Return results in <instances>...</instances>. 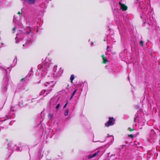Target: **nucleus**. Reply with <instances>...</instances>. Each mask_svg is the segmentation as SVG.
Wrapping results in <instances>:
<instances>
[{"mask_svg":"<svg viewBox=\"0 0 160 160\" xmlns=\"http://www.w3.org/2000/svg\"><path fill=\"white\" fill-rule=\"evenodd\" d=\"M59 106H60V104H58L57 105V107H56V108H57V109L58 108H59Z\"/></svg>","mask_w":160,"mask_h":160,"instance_id":"nucleus-10","label":"nucleus"},{"mask_svg":"<svg viewBox=\"0 0 160 160\" xmlns=\"http://www.w3.org/2000/svg\"><path fill=\"white\" fill-rule=\"evenodd\" d=\"M67 103H68L67 102L65 104V105H64V107H63L64 108H65L66 107V106H67Z\"/></svg>","mask_w":160,"mask_h":160,"instance_id":"nucleus-12","label":"nucleus"},{"mask_svg":"<svg viewBox=\"0 0 160 160\" xmlns=\"http://www.w3.org/2000/svg\"><path fill=\"white\" fill-rule=\"evenodd\" d=\"M128 129L130 131H133V128H128Z\"/></svg>","mask_w":160,"mask_h":160,"instance_id":"nucleus-9","label":"nucleus"},{"mask_svg":"<svg viewBox=\"0 0 160 160\" xmlns=\"http://www.w3.org/2000/svg\"><path fill=\"white\" fill-rule=\"evenodd\" d=\"M77 90L76 89L74 91V92H73V93L72 94V96H73L74 95V94H75V92H76Z\"/></svg>","mask_w":160,"mask_h":160,"instance_id":"nucleus-8","label":"nucleus"},{"mask_svg":"<svg viewBox=\"0 0 160 160\" xmlns=\"http://www.w3.org/2000/svg\"><path fill=\"white\" fill-rule=\"evenodd\" d=\"M68 109H67L65 112L64 113V115H65V116H67L68 114Z\"/></svg>","mask_w":160,"mask_h":160,"instance_id":"nucleus-5","label":"nucleus"},{"mask_svg":"<svg viewBox=\"0 0 160 160\" xmlns=\"http://www.w3.org/2000/svg\"><path fill=\"white\" fill-rule=\"evenodd\" d=\"M18 14H21V12H18Z\"/></svg>","mask_w":160,"mask_h":160,"instance_id":"nucleus-14","label":"nucleus"},{"mask_svg":"<svg viewBox=\"0 0 160 160\" xmlns=\"http://www.w3.org/2000/svg\"><path fill=\"white\" fill-rule=\"evenodd\" d=\"M74 75H71V78H70V80L72 82V80L74 79Z\"/></svg>","mask_w":160,"mask_h":160,"instance_id":"nucleus-6","label":"nucleus"},{"mask_svg":"<svg viewBox=\"0 0 160 160\" xmlns=\"http://www.w3.org/2000/svg\"><path fill=\"white\" fill-rule=\"evenodd\" d=\"M140 44L142 45V46H143V42L142 41H141L140 42Z\"/></svg>","mask_w":160,"mask_h":160,"instance_id":"nucleus-7","label":"nucleus"},{"mask_svg":"<svg viewBox=\"0 0 160 160\" xmlns=\"http://www.w3.org/2000/svg\"><path fill=\"white\" fill-rule=\"evenodd\" d=\"M112 118H110L109 121L106 124V126L107 127L109 126L110 125L113 124H112Z\"/></svg>","mask_w":160,"mask_h":160,"instance_id":"nucleus-2","label":"nucleus"},{"mask_svg":"<svg viewBox=\"0 0 160 160\" xmlns=\"http://www.w3.org/2000/svg\"><path fill=\"white\" fill-rule=\"evenodd\" d=\"M128 136H129V137H131L132 138H133V135H132V134H131V135H128Z\"/></svg>","mask_w":160,"mask_h":160,"instance_id":"nucleus-11","label":"nucleus"},{"mask_svg":"<svg viewBox=\"0 0 160 160\" xmlns=\"http://www.w3.org/2000/svg\"><path fill=\"white\" fill-rule=\"evenodd\" d=\"M102 58L103 60V63H106L107 62H108V61L107 59L105 57L104 55L102 56Z\"/></svg>","mask_w":160,"mask_h":160,"instance_id":"nucleus-3","label":"nucleus"},{"mask_svg":"<svg viewBox=\"0 0 160 160\" xmlns=\"http://www.w3.org/2000/svg\"><path fill=\"white\" fill-rule=\"evenodd\" d=\"M119 4L121 6V8L123 9V10H127V7L124 4H122L121 2H119Z\"/></svg>","mask_w":160,"mask_h":160,"instance_id":"nucleus-1","label":"nucleus"},{"mask_svg":"<svg viewBox=\"0 0 160 160\" xmlns=\"http://www.w3.org/2000/svg\"><path fill=\"white\" fill-rule=\"evenodd\" d=\"M98 154V152H96V153H95L94 154H93V155H89L88 156V158H91L92 157H95V156H96Z\"/></svg>","mask_w":160,"mask_h":160,"instance_id":"nucleus-4","label":"nucleus"},{"mask_svg":"<svg viewBox=\"0 0 160 160\" xmlns=\"http://www.w3.org/2000/svg\"><path fill=\"white\" fill-rule=\"evenodd\" d=\"M73 96H72V95L70 98V99H71L72 98Z\"/></svg>","mask_w":160,"mask_h":160,"instance_id":"nucleus-13","label":"nucleus"}]
</instances>
